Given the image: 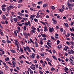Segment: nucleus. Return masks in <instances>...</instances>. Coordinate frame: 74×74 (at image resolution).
<instances>
[{
    "mask_svg": "<svg viewBox=\"0 0 74 74\" xmlns=\"http://www.w3.org/2000/svg\"><path fill=\"white\" fill-rule=\"evenodd\" d=\"M32 29H33L31 30L32 33H35L36 31L35 30H36V28L34 26H32Z\"/></svg>",
    "mask_w": 74,
    "mask_h": 74,
    "instance_id": "1",
    "label": "nucleus"
},
{
    "mask_svg": "<svg viewBox=\"0 0 74 74\" xmlns=\"http://www.w3.org/2000/svg\"><path fill=\"white\" fill-rule=\"evenodd\" d=\"M35 56L34 53H32V55H30V58H32V59H34Z\"/></svg>",
    "mask_w": 74,
    "mask_h": 74,
    "instance_id": "2",
    "label": "nucleus"
},
{
    "mask_svg": "<svg viewBox=\"0 0 74 74\" xmlns=\"http://www.w3.org/2000/svg\"><path fill=\"white\" fill-rule=\"evenodd\" d=\"M54 31V29H53V28L52 27L51 28H49V32L50 33H52L53 31Z\"/></svg>",
    "mask_w": 74,
    "mask_h": 74,
    "instance_id": "3",
    "label": "nucleus"
},
{
    "mask_svg": "<svg viewBox=\"0 0 74 74\" xmlns=\"http://www.w3.org/2000/svg\"><path fill=\"white\" fill-rule=\"evenodd\" d=\"M14 8V7L12 6H9L8 7L7 10H12Z\"/></svg>",
    "mask_w": 74,
    "mask_h": 74,
    "instance_id": "4",
    "label": "nucleus"
},
{
    "mask_svg": "<svg viewBox=\"0 0 74 74\" xmlns=\"http://www.w3.org/2000/svg\"><path fill=\"white\" fill-rule=\"evenodd\" d=\"M26 48L27 49V50L28 52H32V51L30 49V48L29 47L26 46Z\"/></svg>",
    "mask_w": 74,
    "mask_h": 74,
    "instance_id": "5",
    "label": "nucleus"
},
{
    "mask_svg": "<svg viewBox=\"0 0 74 74\" xmlns=\"http://www.w3.org/2000/svg\"><path fill=\"white\" fill-rule=\"evenodd\" d=\"M18 15H20V16H22V15L24 16V14H22L21 13H20L19 12H18Z\"/></svg>",
    "mask_w": 74,
    "mask_h": 74,
    "instance_id": "6",
    "label": "nucleus"
},
{
    "mask_svg": "<svg viewBox=\"0 0 74 74\" xmlns=\"http://www.w3.org/2000/svg\"><path fill=\"white\" fill-rule=\"evenodd\" d=\"M44 31H45V32H47L48 31V29H47V27H45L44 28Z\"/></svg>",
    "mask_w": 74,
    "mask_h": 74,
    "instance_id": "7",
    "label": "nucleus"
},
{
    "mask_svg": "<svg viewBox=\"0 0 74 74\" xmlns=\"http://www.w3.org/2000/svg\"><path fill=\"white\" fill-rule=\"evenodd\" d=\"M30 19H32V20H33L34 19V17H33V15H31L30 16Z\"/></svg>",
    "mask_w": 74,
    "mask_h": 74,
    "instance_id": "8",
    "label": "nucleus"
},
{
    "mask_svg": "<svg viewBox=\"0 0 74 74\" xmlns=\"http://www.w3.org/2000/svg\"><path fill=\"white\" fill-rule=\"evenodd\" d=\"M43 7L44 8L47 7H48V6H47V4L46 3L45 4H43Z\"/></svg>",
    "mask_w": 74,
    "mask_h": 74,
    "instance_id": "9",
    "label": "nucleus"
},
{
    "mask_svg": "<svg viewBox=\"0 0 74 74\" xmlns=\"http://www.w3.org/2000/svg\"><path fill=\"white\" fill-rule=\"evenodd\" d=\"M14 22H16L18 21V19L16 18H14Z\"/></svg>",
    "mask_w": 74,
    "mask_h": 74,
    "instance_id": "10",
    "label": "nucleus"
},
{
    "mask_svg": "<svg viewBox=\"0 0 74 74\" xmlns=\"http://www.w3.org/2000/svg\"><path fill=\"white\" fill-rule=\"evenodd\" d=\"M64 25L66 27H69V25H68L67 23H64Z\"/></svg>",
    "mask_w": 74,
    "mask_h": 74,
    "instance_id": "11",
    "label": "nucleus"
},
{
    "mask_svg": "<svg viewBox=\"0 0 74 74\" xmlns=\"http://www.w3.org/2000/svg\"><path fill=\"white\" fill-rule=\"evenodd\" d=\"M11 52H12V53H16V51L14 50H10Z\"/></svg>",
    "mask_w": 74,
    "mask_h": 74,
    "instance_id": "12",
    "label": "nucleus"
},
{
    "mask_svg": "<svg viewBox=\"0 0 74 74\" xmlns=\"http://www.w3.org/2000/svg\"><path fill=\"white\" fill-rule=\"evenodd\" d=\"M41 35L42 37H46V35L43 34H41Z\"/></svg>",
    "mask_w": 74,
    "mask_h": 74,
    "instance_id": "13",
    "label": "nucleus"
},
{
    "mask_svg": "<svg viewBox=\"0 0 74 74\" xmlns=\"http://www.w3.org/2000/svg\"><path fill=\"white\" fill-rule=\"evenodd\" d=\"M24 50L25 51V52H26L27 50V49L26 48V47H24Z\"/></svg>",
    "mask_w": 74,
    "mask_h": 74,
    "instance_id": "14",
    "label": "nucleus"
},
{
    "mask_svg": "<svg viewBox=\"0 0 74 74\" xmlns=\"http://www.w3.org/2000/svg\"><path fill=\"white\" fill-rule=\"evenodd\" d=\"M35 47H36V48H37L38 46V44L37 43V42H35Z\"/></svg>",
    "mask_w": 74,
    "mask_h": 74,
    "instance_id": "15",
    "label": "nucleus"
},
{
    "mask_svg": "<svg viewBox=\"0 0 74 74\" xmlns=\"http://www.w3.org/2000/svg\"><path fill=\"white\" fill-rule=\"evenodd\" d=\"M67 5H69V6H71L72 5L71 4H70V3L69 2L67 3Z\"/></svg>",
    "mask_w": 74,
    "mask_h": 74,
    "instance_id": "16",
    "label": "nucleus"
},
{
    "mask_svg": "<svg viewBox=\"0 0 74 74\" xmlns=\"http://www.w3.org/2000/svg\"><path fill=\"white\" fill-rule=\"evenodd\" d=\"M66 44H67V45H71V44H70V43L66 41Z\"/></svg>",
    "mask_w": 74,
    "mask_h": 74,
    "instance_id": "17",
    "label": "nucleus"
},
{
    "mask_svg": "<svg viewBox=\"0 0 74 74\" xmlns=\"http://www.w3.org/2000/svg\"><path fill=\"white\" fill-rule=\"evenodd\" d=\"M52 56L53 58V59H54V60H57V58H56V57H55V56Z\"/></svg>",
    "mask_w": 74,
    "mask_h": 74,
    "instance_id": "18",
    "label": "nucleus"
},
{
    "mask_svg": "<svg viewBox=\"0 0 74 74\" xmlns=\"http://www.w3.org/2000/svg\"><path fill=\"white\" fill-rule=\"evenodd\" d=\"M47 44L48 45L49 47H50V48H52V47H51V45H49V42H47Z\"/></svg>",
    "mask_w": 74,
    "mask_h": 74,
    "instance_id": "19",
    "label": "nucleus"
},
{
    "mask_svg": "<svg viewBox=\"0 0 74 74\" xmlns=\"http://www.w3.org/2000/svg\"><path fill=\"white\" fill-rule=\"evenodd\" d=\"M2 9L3 11H5V7H2Z\"/></svg>",
    "mask_w": 74,
    "mask_h": 74,
    "instance_id": "20",
    "label": "nucleus"
},
{
    "mask_svg": "<svg viewBox=\"0 0 74 74\" xmlns=\"http://www.w3.org/2000/svg\"><path fill=\"white\" fill-rule=\"evenodd\" d=\"M6 41H7V42H8V43H11V42L9 40H6Z\"/></svg>",
    "mask_w": 74,
    "mask_h": 74,
    "instance_id": "21",
    "label": "nucleus"
},
{
    "mask_svg": "<svg viewBox=\"0 0 74 74\" xmlns=\"http://www.w3.org/2000/svg\"><path fill=\"white\" fill-rule=\"evenodd\" d=\"M68 52L69 55L71 54V52L69 50H68Z\"/></svg>",
    "mask_w": 74,
    "mask_h": 74,
    "instance_id": "22",
    "label": "nucleus"
},
{
    "mask_svg": "<svg viewBox=\"0 0 74 74\" xmlns=\"http://www.w3.org/2000/svg\"><path fill=\"white\" fill-rule=\"evenodd\" d=\"M42 1H39L38 2V4H42Z\"/></svg>",
    "mask_w": 74,
    "mask_h": 74,
    "instance_id": "23",
    "label": "nucleus"
},
{
    "mask_svg": "<svg viewBox=\"0 0 74 74\" xmlns=\"http://www.w3.org/2000/svg\"><path fill=\"white\" fill-rule=\"evenodd\" d=\"M65 69H64V70H65V71H66L67 70L68 71V70H69V69L67 67H65Z\"/></svg>",
    "mask_w": 74,
    "mask_h": 74,
    "instance_id": "24",
    "label": "nucleus"
},
{
    "mask_svg": "<svg viewBox=\"0 0 74 74\" xmlns=\"http://www.w3.org/2000/svg\"><path fill=\"white\" fill-rule=\"evenodd\" d=\"M45 47H46V48H48V49H49V47H48V46L47 45H45Z\"/></svg>",
    "mask_w": 74,
    "mask_h": 74,
    "instance_id": "25",
    "label": "nucleus"
},
{
    "mask_svg": "<svg viewBox=\"0 0 74 74\" xmlns=\"http://www.w3.org/2000/svg\"><path fill=\"white\" fill-rule=\"evenodd\" d=\"M18 43L19 42L18 41H16L15 42V45H17V46H18Z\"/></svg>",
    "mask_w": 74,
    "mask_h": 74,
    "instance_id": "26",
    "label": "nucleus"
},
{
    "mask_svg": "<svg viewBox=\"0 0 74 74\" xmlns=\"http://www.w3.org/2000/svg\"><path fill=\"white\" fill-rule=\"evenodd\" d=\"M3 17L4 19L5 20V19H6V17H5V16L4 15H3Z\"/></svg>",
    "mask_w": 74,
    "mask_h": 74,
    "instance_id": "27",
    "label": "nucleus"
},
{
    "mask_svg": "<svg viewBox=\"0 0 74 74\" xmlns=\"http://www.w3.org/2000/svg\"><path fill=\"white\" fill-rule=\"evenodd\" d=\"M34 21L36 22H38V20L36 18H34Z\"/></svg>",
    "mask_w": 74,
    "mask_h": 74,
    "instance_id": "28",
    "label": "nucleus"
},
{
    "mask_svg": "<svg viewBox=\"0 0 74 74\" xmlns=\"http://www.w3.org/2000/svg\"><path fill=\"white\" fill-rule=\"evenodd\" d=\"M12 66H13V67H15V63H13V62L12 63Z\"/></svg>",
    "mask_w": 74,
    "mask_h": 74,
    "instance_id": "29",
    "label": "nucleus"
},
{
    "mask_svg": "<svg viewBox=\"0 0 74 74\" xmlns=\"http://www.w3.org/2000/svg\"><path fill=\"white\" fill-rule=\"evenodd\" d=\"M57 45H58V44H59L60 43V41H59V40H57Z\"/></svg>",
    "mask_w": 74,
    "mask_h": 74,
    "instance_id": "30",
    "label": "nucleus"
},
{
    "mask_svg": "<svg viewBox=\"0 0 74 74\" xmlns=\"http://www.w3.org/2000/svg\"><path fill=\"white\" fill-rule=\"evenodd\" d=\"M69 10H73V8H72V7L71 6H69Z\"/></svg>",
    "mask_w": 74,
    "mask_h": 74,
    "instance_id": "31",
    "label": "nucleus"
},
{
    "mask_svg": "<svg viewBox=\"0 0 74 74\" xmlns=\"http://www.w3.org/2000/svg\"><path fill=\"white\" fill-rule=\"evenodd\" d=\"M40 55L42 56H43V57L44 56V55L42 53H40Z\"/></svg>",
    "mask_w": 74,
    "mask_h": 74,
    "instance_id": "32",
    "label": "nucleus"
},
{
    "mask_svg": "<svg viewBox=\"0 0 74 74\" xmlns=\"http://www.w3.org/2000/svg\"><path fill=\"white\" fill-rule=\"evenodd\" d=\"M40 23H42V24H43V25H45V23H44V22H42V21H40Z\"/></svg>",
    "mask_w": 74,
    "mask_h": 74,
    "instance_id": "33",
    "label": "nucleus"
},
{
    "mask_svg": "<svg viewBox=\"0 0 74 74\" xmlns=\"http://www.w3.org/2000/svg\"><path fill=\"white\" fill-rule=\"evenodd\" d=\"M27 23L28 24L29 26H30V21H28L27 22Z\"/></svg>",
    "mask_w": 74,
    "mask_h": 74,
    "instance_id": "34",
    "label": "nucleus"
},
{
    "mask_svg": "<svg viewBox=\"0 0 74 74\" xmlns=\"http://www.w3.org/2000/svg\"><path fill=\"white\" fill-rule=\"evenodd\" d=\"M40 44H43V42H42V41L41 40H40Z\"/></svg>",
    "mask_w": 74,
    "mask_h": 74,
    "instance_id": "35",
    "label": "nucleus"
},
{
    "mask_svg": "<svg viewBox=\"0 0 74 74\" xmlns=\"http://www.w3.org/2000/svg\"><path fill=\"white\" fill-rule=\"evenodd\" d=\"M51 8L52 9V10H55V7L53 6H52L51 7Z\"/></svg>",
    "mask_w": 74,
    "mask_h": 74,
    "instance_id": "36",
    "label": "nucleus"
},
{
    "mask_svg": "<svg viewBox=\"0 0 74 74\" xmlns=\"http://www.w3.org/2000/svg\"><path fill=\"white\" fill-rule=\"evenodd\" d=\"M14 33L15 36H17V33H16V31H14Z\"/></svg>",
    "mask_w": 74,
    "mask_h": 74,
    "instance_id": "37",
    "label": "nucleus"
},
{
    "mask_svg": "<svg viewBox=\"0 0 74 74\" xmlns=\"http://www.w3.org/2000/svg\"><path fill=\"white\" fill-rule=\"evenodd\" d=\"M32 5L33 7H36V4H32Z\"/></svg>",
    "mask_w": 74,
    "mask_h": 74,
    "instance_id": "38",
    "label": "nucleus"
},
{
    "mask_svg": "<svg viewBox=\"0 0 74 74\" xmlns=\"http://www.w3.org/2000/svg\"><path fill=\"white\" fill-rule=\"evenodd\" d=\"M23 29L24 30H26V27L25 26H24Z\"/></svg>",
    "mask_w": 74,
    "mask_h": 74,
    "instance_id": "39",
    "label": "nucleus"
},
{
    "mask_svg": "<svg viewBox=\"0 0 74 74\" xmlns=\"http://www.w3.org/2000/svg\"><path fill=\"white\" fill-rule=\"evenodd\" d=\"M18 26H22L23 25L22 23H21L19 24H18Z\"/></svg>",
    "mask_w": 74,
    "mask_h": 74,
    "instance_id": "40",
    "label": "nucleus"
},
{
    "mask_svg": "<svg viewBox=\"0 0 74 74\" xmlns=\"http://www.w3.org/2000/svg\"><path fill=\"white\" fill-rule=\"evenodd\" d=\"M51 70H52L53 71H55V68H54L52 67L51 69Z\"/></svg>",
    "mask_w": 74,
    "mask_h": 74,
    "instance_id": "41",
    "label": "nucleus"
},
{
    "mask_svg": "<svg viewBox=\"0 0 74 74\" xmlns=\"http://www.w3.org/2000/svg\"><path fill=\"white\" fill-rule=\"evenodd\" d=\"M70 43L72 45H74V42H71Z\"/></svg>",
    "mask_w": 74,
    "mask_h": 74,
    "instance_id": "42",
    "label": "nucleus"
},
{
    "mask_svg": "<svg viewBox=\"0 0 74 74\" xmlns=\"http://www.w3.org/2000/svg\"><path fill=\"white\" fill-rule=\"evenodd\" d=\"M48 63L49 64L50 66H52V64H51V63L50 62H48Z\"/></svg>",
    "mask_w": 74,
    "mask_h": 74,
    "instance_id": "43",
    "label": "nucleus"
},
{
    "mask_svg": "<svg viewBox=\"0 0 74 74\" xmlns=\"http://www.w3.org/2000/svg\"><path fill=\"white\" fill-rule=\"evenodd\" d=\"M30 74H33V71L31 70L30 71Z\"/></svg>",
    "mask_w": 74,
    "mask_h": 74,
    "instance_id": "44",
    "label": "nucleus"
},
{
    "mask_svg": "<svg viewBox=\"0 0 74 74\" xmlns=\"http://www.w3.org/2000/svg\"><path fill=\"white\" fill-rule=\"evenodd\" d=\"M23 20H24L25 21H27V18H23Z\"/></svg>",
    "mask_w": 74,
    "mask_h": 74,
    "instance_id": "45",
    "label": "nucleus"
},
{
    "mask_svg": "<svg viewBox=\"0 0 74 74\" xmlns=\"http://www.w3.org/2000/svg\"><path fill=\"white\" fill-rule=\"evenodd\" d=\"M25 16H26V17H27V18L29 17V16L27 14H25Z\"/></svg>",
    "mask_w": 74,
    "mask_h": 74,
    "instance_id": "46",
    "label": "nucleus"
},
{
    "mask_svg": "<svg viewBox=\"0 0 74 74\" xmlns=\"http://www.w3.org/2000/svg\"><path fill=\"white\" fill-rule=\"evenodd\" d=\"M60 31L62 32H63V29L61 28L60 29Z\"/></svg>",
    "mask_w": 74,
    "mask_h": 74,
    "instance_id": "47",
    "label": "nucleus"
},
{
    "mask_svg": "<svg viewBox=\"0 0 74 74\" xmlns=\"http://www.w3.org/2000/svg\"><path fill=\"white\" fill-rule=\"evenodd\" d=\"M73 25H74V22H71V26H73Z\"/></svg>",
    "mask_w": 74,
    "mask_h": 74,
    "instance_id": "48",
    "label": "nucleus"
},
{
    "mask_svg": "<svg viewBox=\"0 0 74 74\" xmlns=\"http://www.w3.org/2000/svg\"><path fill=\"white\" fill-rule=\"evenodd\" d=\"M65 48H66V49H69V48L67 46H65Z\"/></svg>",
    "mask_w": 74,
    "mask_h": 74,
    "instance_id": "49",
    "label": "nucleus"
},
{
    "mask_svg": "<svg viewBox=\"0 0 74 74\" xmlns=\"http://www.w3.org/2000/svg\"><path fill=\"white\" fill-rule=\"evenodd\" d=\"M39 73H40V74H43V72H42V71H39Z\"/></svg>",
    "mask_w": 74,
    "mask_h": 74,
    "instance_id": "50",
    "label": "nucleus"
},
{
    "mask_svg": "<svg viewBox=\"0 0 74 74\" xmlns=\"http://www.w3.org/2000/svg\"><path fill=\"white\" fill-rule=\"evenodd\" d=\"M71 52H72V53H74V51H73V50L71 49Z\"/></svg>",
    "mask_w": 74,
    "mask_h": 74,
    "instance_id": "51",
    "label": "nucleus"
},
{
    "mask_svg": "<svg viewBox=\"0 0 74 74\" xmlns=\"http://www.w3.org/2000/svg\"><path fill=\"white\" fill-rule=\"evenodd\" d=\"M69 2H70V3H71L73 2V0H69Z\"/></svg>",
    "mask_w": 74,
    "mask_h": 74,
    "instance_id": "52",
    "label": "nucleus"
},
{
    "mask_svg": "<svg viewBox=\"0 0 74 74\" xmlns=\"http://www.w3.org/2000/svg\"><path fill=\"white\" fill-rule=\"evenodd\" d=\"M20 49L21 50V52H22L23 53V49H21V48Z\"/></svg>",
    "mask_w": 74,
    "mask_h": 74,
    "instance_id": "53",
    "label": "nucleus"
},
{
    "mask_svg": "<svg viewBox=\"0 0 74 74\" xmlns=\"http://www.w3.org/2000/svg\"><path fill=\"white\" fill-rule=\"evenodd\" d=\"M18 8H20V7H21V5H18Z\"/></svg>",
    "mask_w": 74,
    "mask_h": 74,
    "instance_id": "54",
    "label": "nucleus"
},
{
    "mask_svg": "<svg viewBox=\"0 0 74 74\" xmlns=\"http://www.w3.org/2000/svg\"><path fill=\"white\" fill-rule=\"evenodd\" d=\"M36 68H38V64H36Z\"/></svg>",
    "mask_w": 74,
    "mask_h": 74,
    "instance_id": "55",
    "label": "nucleus"
},
{
    "mask_svg": "<svg viewBox=\"0 0 74 74\" xmlns=\"http://www.w3.org/2000/svg\"><path fill=\"white\" fill-rule=\"evenodd\" d=\"M17 29H18V31H20V30H21V28H20V27H17Z\"/></svg>",
    "mask_w": 74,
    "mask_h": 74,
    "instance_id": "56",
    "label": "nucleus"
},
{
    "mask_svg": "<svg viewBox=\"0 0 74 74\" xmlns=\"http://www.w3.org/2000/svg\"><path fill=\"white\" fill-rule=\"evenodd\" d=\"M0 74H3V72L2 71H1L0 72Z\"/></svg>",
    "mask_w": 74,
    "mask_h": 74,
    "instance_id": "57",
    "label": "nucleus"
},
{
    "mask_svg": "<svg viewBox=\"0 0 74 74\" xmlns=\"http://www.w3.org/2000/svg\"><path fill=\"white\" fill-rule=\"evenodd\" d=\"M51 39H52L53 40H55V38H54V37H53V36H51Z\"/></svg>",
    "mask_w": 74,
    "mask_h": 74,
    "instance_id": "58",
    "label": "nucleus"
},
{
    "mask_svg": "<svg viewBox=\"0 0 74 74\" xmlns=\"http://www.w3.org/2000/svg\"><path fill=\"white\" fill-rule=\"evenodd\" d=\"M57 18H59V19H60V17L59 16H57Z\"/></svg>",
    "mask_w": 74,
    "mask_h": 74,
    "instance_id": "59",
    "label": "nucleus"
},
{
    "mask_svg": "<svg viewBox=\"0 0 74 74\" xmlns=\"http://www.w3.org/2000/svg\"><path fill=\"white\" fill-rule=\"evenodd\" d=\"M28 71H32V70H31V69H30V68H28Z\"/></svg>",
    "mask_w": 74,
    "mask_h": 74,
    "instance_id": "60",
    "label": "nucleus"
},
{
    "mask_svg": "<svg viewBox=\"0 0 74 74\" xmlns=\"http://www.w3.org/2000/svg\"><path fill=\"white\" fill-rule=\"evenodd\" d=\"M53 52L54 53H56V51H55V50H53Z\"/></svg>",
    "mask_w": 74,
    "mask_h": 74,
    "instance_id": "61",
    "label": "nucleus"
},
{
    "mask_svg": "<svg viewBox=\"0 0 74 74\" xmlns=\"http://www.w3.org/2000/svg\"><path fill=\"white\" fill-rule=\"evenodd\" d=\"M66 62H68L69 61V59L67 58H66Z\"/></svg>",
    "mask_w": 74,
    "mask_h": 74,
    "instance_id": "62",
    "label": "nucleus"
},
{
    "mask_svg": "<svg viewBox=\"0 0 74 74\" xmlns=\"http://www.w3.org/2000/svg\"><path fill=\"white\" fill-rule=\"evenodd\" d=\"M19 3H22V0H19Z\"/></svg>",
    "mask_w": 74,
    "mask_h": 74,
    "instance_id": "63",
    "label": "nucleus"
},
{
    "mask_svg": "<svg viewBox=\"0 0 74 74\" xmlns=\"http://www.w3.org/2000/svg\"><path fill=\"white\" fill-rule=\"evenodd\" d=\"M25 25H26V26H28V24H27V23H25Z\"/></svg>",
    "mask_w": 74,
    "mask_h": 74,
    "instance_id": "64",
    "label": "nucleus"
}]
</instances>
